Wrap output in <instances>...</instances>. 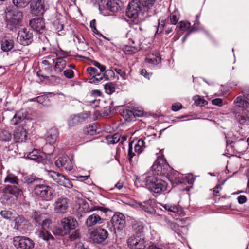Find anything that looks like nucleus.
Wrapping results in <instances>:
<instances>
[{
  "instance_id": "f257e3e1",
  "label": "nucleus",
  "mask_w": 249,
  "mask_h": 249,
  "mask_svg": "<svg viewBox=\"0 0 249 249\" xmlns=\"http://www.w3.org/2000/svg\"><path fill=\"white\" fill-rule=\"evenodd\" d=\"M143 182L146 188L155 193H160L167 189L166 182L154 176H146Z\"/></svg>"
},
{
  "instance_id": "f03ea898",
  "label": "nucleus",
  "mask_w": 249,
  "mask_h": 249,
  "mask_svg": "<svg viewBox=\"0 0 249 249\" xmlns=\"http://www.w3.org/2000/svg\"><path fill=\"white\" fill-rule=\"evenodd\" d=\"M34 194L46 200H51L55 196L54 190L45 183L36 184L34 188Z\"/></svg>"
},
{
  "instance_id": "7ed1b4c3",
  "label": "nucleus",
  "mask_w": 249,
  "mask_h": 249,
  "mask_svg": "<svg viewBox=\"0 0 249 249\" xmlns=\"http://www.w3.org/2000/svg\"><path fill=\"white\" fill-rule=\"evenodd\" d=\"M127 244L130 249H144L146 240L144 234L133 235L127 240Z\"/></svg>"
},
{
  "instance_id": "20e7f679",
  "label": "nucleus",
  "mask_w": 249,
  "mask_h": 249,
  "mask_svg": "<svg viewBox=\"0 0 249 249\" xmlns=\"http://www.w3.org/2000/svg\"><path fill=\"white\" fill-rule=\"evenodd\" d=\"M13 242L17 249H32L35 245L33 240L25 236H16L14 238Z\"/></svg>"
},
{
  "instance_id": "39448f33",
  "label": "nucleus",
  "mask_w": 249,
  "mask_h": 249,
  "mask_svg": "<svg viewBox=\"0 0 249 249\" xmlns=\"http://www.w3.org/2000/svg\"><path fill=\"white\" fill-rule=\"evenodd\" d=\"M168 164L165 159L158 157L152 166L154 173L158 175L165 174L167 172Z\"/></svg>"
},
{
  "instance_id": "423d86ee",
  "label": "nucleus",
  "mask_w": 249,
  "mask_h": 249,
  "mask_svg": "<svg viewBox=\"0 0 249 249\" xmlns=\"http://www.w3.org/2000/svg\"><path fill=\"white\" fill-rule=\"evenodd\" d=\"M6 20L8 24L16 26L19 24L22 18V12L15 9H11L6 12Z\"/></svg>"
},
{
  "instance_id": "0eeeda50",
  "label": "nucleus",
  "mask_w": 249,
  "mask_h": 249,
  "mask_svg": "<svg viewBox=\"0 0 249 249\" xmlns=\"http://www.w3.org/2000/svg\"><path fill=\"white\" fill-rule=\"evenodd\" d=\"M108 236V231L100 227L94 229L90 234L91 239L96 243H102L107 239Z\"/></svg>"
},
{
  "instance_id": "6e6552de",
  "label": "nucleus",
  "mask_w": 249,
  "mask_h": 249,
  "mask_svg": "<svg viewBox=\"0 0 249 249\" xmlns=\"http://www.w3.org/2000/svg\"><path fill=\"white\" fill-rule=\"evenodd\" d=\"M48 8V5L44 0H34L31 4V13L34 15H41Z\"/></svg>"
},
{
  "instance_id": "1a4fd4ad",
  "label": "nucleus",
  "mask_w": 249,
  "mask_h": 249,
  "mask_svg": "<svg viewBox=\"0 0 249 249\" xmlns=\"http://www.w3.org/2000/svg\"><path fill=\"white\" fill-rule=\"evenodd\" d=\"M111 223L115 232L116 231H121L125 226V217L121 213H116L112 216Z\"/></svg>"
},
{
  "instance_id": "9d476101",
  "label": "nucleus",
  "mask_w": 249,
  "mask_h": 249,
  "mask_svg": "<svg viewBox=\"0 0 249 249\" xmlns=\"http://www.w3.org/2000/svg\"><path fill=\"white\" fill-rule=\"evenodd\" d=\"M48 176L52 178L53 181L57 182L60 185H63L68 188L72 186L71 181L64 175L53 171L48 172Z\"/></svg>"
},
{
  "instance_id": "9b49d317",
  "label": "nucleus",
  "mask_w": 249,
  "mask_h": 249,
  "mask_svg": "<svg viewBox=\"0 0 249 249\" xmlns=\"http://www.w3.org/2000/svg\"><path fill=\"white\" fill-rule=\"evenodd\" d=\"M17 40L23 45H28L33 40L32 33L26 29H22L18 31Z\"/></svg>"
},
{
  "instance_id": "f8f14e48",
  "label": "nucleus",
  "mask_w": 249,
  "mask_h": 249,
  "mask_svg": "<svg viewBox=\"0 0 249 249\" xmlns=\"http://www.w3.org/2000/svg\"><path fill=\"white\" fill-rule=\"evenodd\" d=\"M69 200L64 197L57 198L54 204V211L57 213H65L69 207Z\"/></svg>"
},
{
  "instance_id": "ddd939ff",
  "label": "nucleus",
  "mask_w": 249,
  "mask_h": 249,
  "mask_svg": "<svg viewBox=\"0 0 249 249\" xmlns=\"http://www.w3.org/2000/svg\"><path fill=\"white\" fill-rule=\"evenodd\" d=\"M56 166L62 170L70 171L73 168V164L69 157L64 156L59 157L55 161Z\"/></svg>"
},
{
  "instance_id": "4468645a",
  "label": "nucleus",
  "mask_w": 249,
  "mask_h": 249,
  "mask_svg": "<svg viewBox=\"0 0 249 249\" xmlns=\"http://www.w3.org/2000/svg\"><path fill=\"white\" fill-rule=\"evenodd\" d=\"M139 4L137 1H132L129 3L127 10L126 15L129 18H136L140 11Z\"/></svg>"
},
{
  "instance_id": "2eb2a0df",
  "label": "nucleus",
  "mask_w": 249,
  "mask_h": 249,
  "mask_svg": "<svg viewBox=\"0 0 249 249\" xmlns=\"http://www.w3.org/2000/svg\"><path fill=\"white\" fill-rule=\"evenodd\" d=\"M61 225L63 229L68 232L69 230H73L77 226V220L71 216H68L62 218L61 220Z\"/></svg>"
},
{
  "instance_id": "dca6fc26",
  "label": "nucleus",
  "mask_w": 249,
  "mask_h": 249,
  "mask_svg": "<svg viewBox=\"0 0 249 249\" xmlns=\"http://www.w3.org/2000/svg\"><path fill=\"white\" fill-rule=\"evenodd\" d=\"M29 24L31 28L37 33L41 34L45 31V23L41 18H36L31 19Z\"/></svg>"
},
{
  "instance_id": "f3484780",
  "label": "nucleus",
  "mask_w": 249,
  "mask_h": 249,
  "mask_svg": "<svg viewBox=\"0 0 249 249\" xmlns=\"http://www.w3.org/2000/svg\"><path fill=\"white\" fill-rule=\"evenodd\" d=\"M105 221V219L97 213H94L87 218L85 224L88 227H90L96 224H101Z\"/></svg>"
},
{
  "instance_id": "a211bd4d",
  "label": "nucleus",
  "mask_w": 249,
  "mask_h": 249,
  "mask_svg": "<svg viewBox=\"0 0 249 249\" xmlns=\"http://www.w3.org/2000/svg\"><path fill=\"white\" fill-rule=\"evenodd\" d=\"M14 138L17 142L25 141L27 138L26 129L22 126H18L14 131Z\"/></svg>"
},
{
  "instance_id": "6ab92c4d",
  "label": "nucleus",
  "mask_w": 249,
  "mask_h": 249,
  "mask_svg": "<svg viewBox=\"0 0 249 249\" xmlns=\"http://www.w3.org/2000/svg\"><path fill=\"white\" fill-rule=\"evenodd\" d=\"M87 71L88 73L92 76L89 82L90 83L96 84L102 80V78H99L100 74L98 72V71L94 67H89L87 68Z\"/></svg>"
},
{
  "instance_id": "aec40b11",
  "label": "nucleus",
  "mask_w": 249,
  "mask_h": 249,
  "mask_svg": "<svg viewBox=\"0 0 249 249\" xmlns=\"http://www.w3.org/2000/svg\"><path fill=\"white\" fill-rule=\"evenodd\" d=\"M152 201L149 200L147 201L143 202L142 203H138L136 204V207L141 208L142 210L147 213L150 214H154L155 210L152 205Z\"/></svg>"
},
{
  "instance_id": "412c9836",
  "label": "nucleus",
  "mask_w": 249,
  "mask_h": 249,
  "mask_svg": "<svg viewBox=\"0 0 249 249\" xmlns=\"http://www.w3.org/2000/svg\"><path fill=\"white\" fill-rule=\"evenodd\" d=\"M85 118V114H79L72 115L70 117L68 120L69 126H73L78 124L82 122Z\"/></svg>"
},
{
  "instance_id": "4be33fe9",
  "label": "nucleus",
  "mask_w": 249,
  "mask_h": 249,
  "mask_svg": "<svg viewBox=\"0 0 249 249\" xmlns=\"http://www.w3.org/2000/svg\"><path fill=\"white\" fill-rule=\"evenodd\" d=\"M42 154V152L36 149L26 153L27 157L28 159L37 162H39L43 160V158Z\"/></svg>"
},
{
  "instance_id": "5701e85b",
  "label": "nucleus",
  "mask_w": 249,
  "mask_h": 249,
  "mask_svg": "<svg viewBox=\"0 0 249 249\" xmlns=\"http://www.w3.org/2000/svg\"><path fill=\"white\" fill-rule=\"evenodd\" d=\"M121 2L120 0H108L106 5V8L113 12H116L121 9Z\"/></svg>"
},
{
  "instance_id": "b1692460",
  "label": "nucleus",
  "mask_w": 249,
  "mask_h": 249,
  "mask_svg": "<svg viewBox=\"0 0 249 249\" xmlns=\"http://www.w3.org/2000/svg\"><path fill=\"white\" fill-rule=\"evenodd\" d=\"M236 118L240 124L249 125V112L247 110L243 109Z\"/></svg>"
},
{
  "instance_id": "393cba45",
  "label": "nucleus",
  "mask_w": 249,
  "mask_h": 249,
  "mask_svg": "<svg viewBox=\"0 0 249 249\" xmlns=\"http://www.w3.org/2000/svg\"><path fill=\"white\" fill-rule=\"evenodd\" d=\"M4 191L6 193H8L13 194L16 196H21L22 192L21 189L17 186L8 185L4 188Z\"/></svg>"
},
{
  "instance_id": "a878e982",
  "label": "nucleus",
  "mask_w": 249,
  "mask_h": 249,
  "mask_svg": "<svg viewBox=\"0 0 249 249\" xmlns=\"http://www.w3.org/2000/svg\"><path fill=\"white\" fill-rule=\"evenodd\" d=\"M120 113L122 117L126 121H131L135 116L134 112L127 108L121 109Z\"/></svg>"
},
{
  "instance_id": "bb28decb",
  "label": "nucleus",
  "mask_w": 249,
  "mask_h": 249,
  "mask_svg": "<svg viewBox=\"0 0 249 249\" xmlns=\"http://www.w3.org/2000/svg\"><path fill=\"white\" fill-rule=\"evenodd\" d=\"M58 132L57 129L53 128L50 131L49 134L47 137V141L51 144L55 143L58 138Z\"/></svg>"
},
{
  "instance_id": "cd10ccee",
  "label": "nucleus",
  "mask_w": 249,
  "mask_h": 249,
  "mask_svg": "<svg viewBox=\"0 0 249 249\" xmlns=\"http://www.w3.org/2000/svg\"><path fill=\"white\" fill-rule=\"evenodd\" d=\"M132 228L135 234L134 235L143 234V224L141 222H134L132 225Z\"/></svg>"
},
{
  "instance_id": "c85d7f7f",
  "label": "nucleus",
  "mask_w": 249,
  "mask_h": 249,
  "mask_svg": "<svg viewBox=\"0 0 249 249\" xmlns=\"http://www.w3.org/2000/svg\"><path fill=\"white\" fill-rule=\"evenodd\" d=\"M13 47V41L6 38L1 41V49L4 52H8Z\"/></svg>"
},
{
  "instance_id": "c756f323",
  "label": "nucleus",
  "mask_w": 249,
  "mask_h": 249,
  "mask_svg": "<svg viewBox=\"0 0 249 249\" xmlns=\"http://www.w3.org/2000/svg\"><path fill=\"white\" fill-rule=\"evenodd\" d=\"M66 66V61L63 59L58 58L54 66V70L58 72H61Z\"/></svg>"
},
{
  "instance_id": "7c9ffc66",
  "label": "nucleus",
  "mask_w": 249,
  "mask_h": 249,
  "mask_svg": "<svg viewBox=\"0 0 249 249\" xmlns=\"http://www.w3.org/2000/svg\"><path fill=\"white\" fill-rule=\"evenodd\" d=\"M39 237L44 240L48 241L50 239L53 240V236L48 231L47 229L41 228L38 232Z\"/></svg>"
},
{
  "instance_id": "2f4dec72",
  "label": "nucleus",
  "mask_w": 249,
  "mask_h": 249,
  "mask_svg": "<svg viewBox=\"0 0 249 249\" xmlns=\"http://www.w3.org/2000/svg\"><path fill=\"white\" fill-rule=\"evenodd\" d=\"M145 142L142 139H139L134 145V151L137 155H140L145 148Z\"/></svg>"
},
{
  "instance_id": "473e14b6",
  "label": "nucleus",
  "mask_w": 249,
  "mask_h": 249,
  "mask_svg": "<svg viewBox=\"0 0 249 249\" xmlns=\"http://www.w3.org/2000/svg\"><path fill=\"white\" fill-rule=\"evenodd\" d=\"M19 179L18 177L12 173L8 172L7 175L4 179V182H9L11 184H18Z\"/></svg>"
},
{
  "instance_id": "72a5a7b5",
  "label": "nucleus",
  "mask_w": 249,
  "mask_h": 249,
  "mask_svg": "<svg viewBox=\"0 0 249 249\" xmlns=\"http://www.w3.org/2000/svg\"><path fill=\"white\" fill-rule=\"evenodd\" d=\"M11 134L4 129L0 130V140L4 142L9 141L11 139Z\"/></svg>"
},
{
  "instance_id": "f704fd0d",
  "label": "nucleus",
  "mask_w": 249,
  "mask_h": 249,
  "mask_svg": "<svg viewBox=\"0 0 249 249\" xmlns=\"http://www.w3.org/2000/svg\"><path fill=\"white\" fill-rule=\"evenodd\" d=\"M234 102L236 104L238 107L244 108L247 107L249 105L248 102L245 99L244 97L241 96L237 97Z\"/></svg>"
},
{
  "instance_id": "c9c22d12",
  "label": "nucleus",
  "mask_w": 249,
  "mask_h": 249,
  "mask_svg": "<svg viewBox=\"0 0 249 249\" xmlns=\"http://www.w3.org/2000/svg\"><path fill=\"white\" fill-rule=\"evenodd\" d=\"M120 138V135L119 134H115L113 135H108L107 137V142L109 144H115L117 143Z\"/></svg>"
},
{
  "instance_id": "e433bc0d",
  "label": "nucleus",
  "mask_w": 249,
  "mask_h": 249,
  "mask_svg": "<svg viewBox=\"0 0 249 249\" xmlns=\"http://www.w3.org/2000/svg\"><path fill=\"white\" fill-rule=\"evenodd\" d=\"M31 0H13L14 4L18 8H24L30 2Z\"/></svg>"
},
{
  "instance_id": "4c0bfd02",
  "label": "nucleus",
  "mask_w": 249,
  "mask_h": 249,
  "mask_svg": "<svg viewBox=\"0 0 249 249\" xmlns=\"http://www.w3.org/2000/svg\"><path fill=\"white\" fill-rule=\"evenodd\" d=\"M25 118L23 115H21L20 112L16 113L13 118L11 120V124L14 125H16L19 123L22 120Z\"/></svg>"
},
{
  "instance_id": "58836bf2",
  "label": "nucleus",
  "mask_w": 249,
  "mask_h": 249,
  "mask_svg": "<svg viewBox=\"0 0 249 249\" xmlns=\"http://www.w3.org/2000/svg\"><path fill=\"white\" fill-rule=\"evenodd\" d=\"M145 61L148 63L156 65L160 61V58L154 55H149L145 59Z\"/></svg>"
},
{
  "instance_id": "ea45409f",
  "label": "nucleus",
  "mask_w": 249,
  "mask_h": 249,
  "mask_svg": "<svg viewBox=\"0 0 249 249\" xmlns=\"http://www.w3.org/2000/svg\"><path fill=\"white\" fill-rule=\"evenodd\" d=\"M79 204H80V208H81L82 209V211H83L84 213L92 211H94L95 210L99 209V207H98L96 208H95V207H94L93 209H92V208L89 209L88 204L87 203H86L85 201H83V200H80L79 201Z\"/></svg>"
},
{
  "instance_id": "a19ab883",
  "label": "nucleus",
  "mask_w": 249,
  "mask_h": 249,
  "mask_svg": "<svg viewBox=\"0 0 249 249\" xmlns=\"http://www.w3.org/2000/svg\"><path fill=\"white\" fill-rule=\"evenodd\" d=\"M163 207L169 212H173L174 213H177L179 211V207L178 205H170L166 204L164 205Z\"/></svg>"
},
{
  "instance_id": "79ce46f5",
  "label": "nucleus",
  "mask_w": 249,
  "mask_h": 249,
  "mask_svg": "<svg viewBox=\"0 0 249 249\" xmlns=\"http://www.w3.org/2000/svg\"><path fill=\"white\" fill-rule=\"evenodd\" d=\"M178 13V11H174L172 12L170 16V19L171 23L173 25H176L178 21L179 17Z\"/></svg>"
},
{
  "instance_id": "37998d69",
  "label": "nucleus",
  "mask_w": 249,
  "mask_h": 249,
  "mask_svg": "<svg viewBox=\"0 0 249 249\" xmlns=\"http://www.w3.org/2000/svg\"><path fill=\"white\" fill-rule=\"evenodd\" d=\"M96 126L91 125L87 126L84 129V133L88 135H93L96 133Z\"/></svg>"
},
{
  "instance_id": "c03bdc74",
  "label": "nucleus",
  "mask_w": 249,
  "mask_h": 249,
  "mask_svg": "<svg viewBox=\"0 0 249 249\" xmlns=\"http://www.w3.org/2000/svg\"><path fill=\"white\" fill-rule=\"evenodd\" d=\"M105 90L108 94H111L115 92V88L111 83H107L105 85Z\"/></svg>"
},
{
  "instance_id": "a18cd8bd",
  "label": "nucleus",
  "mask_w": 249,
  "mask_h": 249,
  "mask_svg": "<svg viewBox=\"0 0 249 249\" xmlns=\"http://www.w3.org/2000/svg\"><path fill=\"white\" fill-rule=\"evenodd\" d=\"M128 155L129 157V161H132V158L135 156H137L138 155L134 151V149H133V143L130 142L129 144L128 153Z\"/></svg>"
},
{
  "instance_id": "49530a36",
  "label": "nucleus",
  "mask_w": 249,
  "mask_h": 249,
  "mask_svg": "<svg viewBox=\"0 0 249 249\" xmlns=\"http://www.w3.org/2000/svg\"><path fill=\"white\" fill-rule=\"evenodd\" d=\"M155 2V0H140V3L147 10L153 5Z\"/></svg>"
},
{
  "instance_id": "de8ad7c7",
  "label": "nucleus",
  "mask_w": 249,
  "mask_h": 249,
  "mask_svg": "<svg viewBox=\"0 0 249 249\" xmlns=\"http://www.w3.org/2000/svg\"><path fill=\"white\" fill-rule=\"evenodd\" d=\"M194 102L196 106H203L207 104V101L200 96L196 95L194 98Z\"/></svg>"
},
{
  "instance_id": "09e8293b",
  "label": "nucleus",
  "mask_w": 249,
  "mask_h": 249,
  "mask_svg": "<svg viewBox=\"0 0 249 249\" xmlns=\"http://www.w3.org/2000/svg\"><path fill=\"white\" fill-rule=\"evenodd\" d=\"M179 28L182 31H186L189 29L190 23L187 21H181L178 23Z\"/></svg>"
},
{
  "instance_id": "8fccbe9b",
  "label": "nucleus",
  "mask_w": 249,
  "mask_h": 249,
  "mask_svg": "<svg viewBox=\"0 0 249 249\" xmlns=\"http://www.w3.org/2000/svg\"><path fill=\"white\" fill-rule=\"evenodd\" d=\"M53 53L58 58H61L62 57H65L68 55V53L66 52L63 51L61 49H55Z\"/></svg>"
},
{
  "instance_id": "3c124183",
  "label": "nucleus",
  "mask_w": 249,
  "mask_h": 249,
  "mask_svg": "<svg viewBox=\"0 0 249 249\" xmlns=\"http://www.w3.org/2000/svg\"><path fill=\"white\" fill-rule=\"evenodd\" d=\"M1 215L5 219H11L13 217V213L9 210H2L0 212Z\"/></svg>"
},
{
  "instance_id": "603ef678",
  "label": "nucleus",
  "mask_w": 249,
  "mask_h": 249,
  "mask_svg": "<svg viewBox=\"0 0 249 249\" xmlns=\"http://www.w3.org/2000/svg\"><path fill=\"white\" fill-rule=\"evenodd\" d=\"M15 221L17 224V227L21 225H25L26 223V221L25 218L19 215L15 218Z\"/></svg>"
},
{
  "instance_id": "864d4df0",
  "label": "nucleus",
  "mask_w": 249,
  "mask_h": 249,
  "mask_svg": "<svg viewBox=\"0 0 249 249\" xmlns=\"http://www.w3.org/2000/svg\"><path fill=\"white\" fill-rule=\"evenodd\" d=\"M46 216L47 214L45 213L39 214L38 213H36L35 215V220L37 223H38V224H40L41 222L46 217Z\"/></svg>"
},
{
  "instance_id": "5fc2aeb1",
  "label": "nucleus",
  "mask_w": 249,
  "mask_h": 249,
  "mask_svg": "<svg viewBox=\"0 0 249 249\" xmlns=\"http://www.w3.org/2000/svg\"><path fill=\"white\" fill-rule=\"evenodd\" d=\"M47 216L41 222L42 228L48 229L50 225L51 224V219L50 218L47 217Z\"/></svg>"
},
{
  "instance_id": "6e6d98bb",
  "label": "nucleus",
  "mask_w": 249,
  "mask_h": 249,
  "mask_svg": "<svg viewBox=\"0 0 249 249\" xmlns=\"http://www.w3.org/2000/svg\"><path fill=\"white\" fill-rule=\"evenodd\" d=\"M124 51L127 54H131L137 51V49L130 46H127L124 48Z\"/></svg>"
},
{
  "instance_id": "4d7b16f0",
  "label": "nucleus",
  "mask_w": 249,
  "mask_h": 249,
  "mask_svg": "<svg viewBox=\"0 0 249 249\" xmlns=\"http://www.w3.org/2000/svg\"><path fill=\"white\" fill-rule=\"evenodd\" d=\"M53 232L54 234H56L60 236H64L67 233V232H66L64 229L63 230L60 228H57L54 229L53 230Z\"/></svg>"
},
{
  "instance_id": "13d9d810",
  "label": "nucleus",
  "mask_w": 249,
  "mask_h": 249,
  "mask_svg": "<svg viewBox=\"0 0 249 249\" xmlns=\"http://www.w3.org/2000/svg\"><path fill=\"white\" fill-rule=\"evenodd\" d=\"M41 64L42 67H44V69L47 71H50L52 68V64L47 60H44L42 61Z\"/></svg>"
},
{
  "instance_id": "bf43d9fd",
  "label": "nucleus",
  "mask_w": 249,
  "mask_h": 249,
  "mask_svg": "<svg viewBox=\"0 0 249 249\" xmlns=\"http://www.w3.org/2000/svg\"><path fill=\"white\" fill-rule=\"evenodd\" d=\"M27 182L28 184H32L33 185V188L34 189V187H35L36 184H39L40 183V181L38 179H35L33 178H29L27 180Z\"/></svg>"
},
{
  "instance_id": "052dcab7",
  "label": "nucleus",
  "mask_w": 249,
  "mask_h": 249,
  "mask_svg": "<svg viewBox=\"0 0 249 249\" xmlns=\"http://www.w3.org/2000/svg\"><path fill=\"white\" fill-rule=\"evenodd\" d=\"M64 75L67 78H72L74 76L73 71L70 69H68V70H65L64 71Z\"/></svg>"
},
{
  "instance_id": "680f3d73",
  "label": "nucleus",
  "mask_w": 249,
  "mask_h": 249,
  "mask_svg": "<svg viewBox=\"0 0 249 249\" xmlns=\"http://www.w3.org/2000/svg\"><path fill=\"white\" fill-rule=\"evenodd\" d=\"M115 71L116 72L119 74L120 76L123 79H126V74L125 72L123 71L122 70L120 69H115Z\"/></svg>"
},
{
  "instance_id": "e2e57ef3",
  "label": "nucleus",
  "mask_w": 249,
  "mask_h": 249,
  "mask_svg": "<svg viewBox=\"0 0 249 249\" xmlns=\"http://www.w3.org/2000/svg\"><path fill=\"white\" fill-rule=\"evenodd\" d=\"M79 237V233L77 231H75L73 232H72L70 236V238L71 240H74L76 239Z\"/></svg>"
},
{
  "instance_id": "0e129e2a",
  "label": "nucleus",
  "mask_w": 249,
  "mask_h": 249,
  "mask_svg": "<svg viewBox=\"0 0 249 249\" xmlns=\"http://www.w3.org/2000/svg\"><path fill=\"white\" fill-rule=\"evenodd\" d=\"M182 105L180 103H176L172 105V110L174 111H177L181 109Z\"/></svg>"
},
{
  "instance_id": "69168bd1",
  "label": "nucleus",
  "mask_w": 249,
  "mask_h": 249,
  "mask_svg": "<svg viewBox=\"0 0 249 249\" xmlns=\"http://www.w3.org/2000/svg\"><path fill=\"white\" fill-rule=\"evenodd\" d=\"M247 201L246 197L244 195H240L238 197V201L239 204H243Z\"/></svg>"
},
{
  "instance_id": "338daca9",
  "label": "nucleus",
  "mask_w": 249,
  "mask_h": 249,
  "mask_svg": "<svg viewBox=\"0 0 249 249\" xmlns=\"http://www.w3.org/2000/svg\"><path fill=\"white\" fill-rule=\"evenodd\" d=\"M222 189V187L221 185H217L214 189H213V194L215 196H219V190H221Z\"/></svg>"
},
{
  "instance_id": "774afa93",
  "label": "nucleus",
  "mask_w": 249,
  "mask_h": 249,
  "mask_svg": "<svg viewBox=\"0 0 249 249\" xmlns=\"http://www.w3.org/2000/svg\"><path fill=\"white\" fill-rule=\"evenodd\" d=\"M75 249H89L87 246H85L82 242H79L75 245Z\"/></svg>"
}]
</instances>
